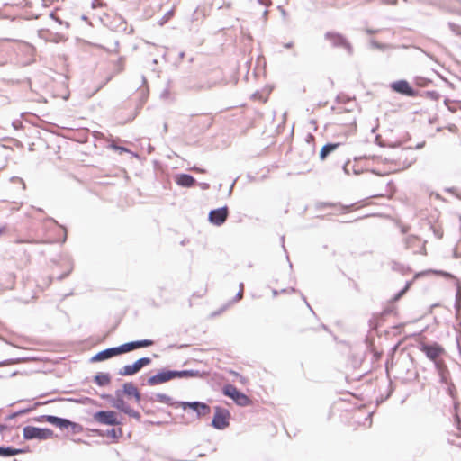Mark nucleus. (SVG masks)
Here are the masks:
<instances>
[{
	"label": "nucleus",
	"mask_w": 461,
	"mask_h": 461,
	"mask_svg": "<svg viewBox=\"0 0 461 461\" xmlns=\"http://www.w3.org/2000/svg\"><path fill=\"white\" fill-rule=\"evenodd\" d=\"M420 349L425 353L427 357L434 362L443 382H447L448 371L441 357L445 354V348L438 344L420 343Z\"/></svg>",
	"instance_id": "nucleus-1"
},
{
	"label": "nucleus",
	"mask_w": 461,
	"mask_h": 461,
	"mask_svg": "<svg viewBox=\"0 0 461 461\" xmlns=\"http://www.w3.org/2000/svg\"><path fill=\"white\" fill-rule=\"evenodd\" d=\"M366 185L372 189V197H385L389 193L388 182H385L380 176L372 173L366 179Z\"/></svg>",
	"instance_id": "nucleus-2"
},
{
	"label": "nucleus",
	"mask_w": 461,
	"mask_h": 461,
	"mask_svg": "<svg viewBox=\"0 0 461 461\" xmlns=\"http://www.w3.org/2000/svg\"><path fill=\"white\" fill-rule=\"evenodd\" d=\"M53 437L54 432L49 428H39L28 425L23 429V438L24 440H47Z\"/></svg>",
	"instance_id": "nucleus-3"
},
{
	"label": "nucleus",
	"mask_w": 461,
	"mask_h": 461,
	"mask_svg": "<svg viewBox=\"0 0 461 461\" xmlns=\"http://www.w3.org/2000/svg\"><path fill=\"white\" fill-rule=\"evenodd\" d=\"M182 407L184 411H191L193 419H199L210 413V407L203 402H175V408Z\"/></svg>",
	"instance_id": "nucleus-4"
},
{
	"label": "nucleus",
	"mask_w": 461,
	"mask_h": 461,
	"mask_svg": "<svg viewBox=\"0 0 461 461\" xmlns=\"http://www.w3.org/2000/svg\"><path fill=\"white\" fill-rule=\"evenodd\" d=\"M93 419L95 422L103 425L120 426L122 424L114 411H97L94 413Z\"/></svg>",
	"instance_id": "nucleus-5"
},
{
	"label": "nucleus",
	"mask_w": 461,
	"mask_h": 461,
	"mask_svg": "<svg viewBox=\"0 0 461 461\" xmlns=\"http://www.w3.org/2000/svg\"><path fill=\"white\" fill-rule=\"evenodd\" d=\"M151 363V358L148 357H143L137 359L131 365H125L122 367L118 374L123 376H131L136 375L140 372L144 366H149Z\"/></svg>",
	"instance_id": "nucleus-6"
},
{
	"label": "nucleus",
	"mask_w": 461,
	"mask_h": 461,
	"mask_svg": "<svg viewBox=\"0 0 461 461\" xmlns=\"http://www.w3.org/2000/svg\"><path fill=\"white\" fill-rule=\"evenodd\" d=\"M223 393L231 398L238 405L248 406L251 403L249 398L232 384L225 385L223 387Z\"/></svg>",
	"instance_id": "nucleus-7"
},
{
	"label": "nucleus",
	"mask_w": 461,
	"mask_h": 461,
	"mask_svg": "<svg viewBox=\"0 0 461 461\" xmlns=\"http://www.w3.org/2000/svg\"><path fill=\"white\" fill-rule=\"evenodd\" d=\"M325 39L328 40L332 47L342 48L348 52H352V46L348 41L342 35L337 32H329L325 34Z\"/></svg>",
	"instance_id": "nucleus-8"
},
{
	"label": "nucleus",
	"mask_w": 461,
	"mask_h": 461,
	"mask_svg": "<svg viewBox=\"0 0 461 461\" xmlns=\"http://www.w3.org/2000/svg\"><path fill=\"white\" fill-rule=\"evenodd\" d=\"M230 414L228 410L216 407L212 419V426L218 429H223L229 426Z\"/></svg>",
	"instance_id": "nucleus-9"
},
{
	"label": "nucleus",
	"mask_w": 461,
	"mask_h": 461,
	"mask_svg": "<svg viewBox=\"0 0 461 461\" xmlns=\"http://www.w3.org/2000/svg\"><path fill=\"white\" fill-rule=\"evenodd\" d=\"M171 380H173V369H161L157 374L150 375L147 379V384L150 386H154Z\"/></svg>",
	"instance_id": "nucleus-10"
},
{
	"label": "nucleus",
	"mask_w": 461,
	"mask_h": 461,
	"mask_svg": "<svg viewBox=\"0 0 461 461\" xmlns=\"http://www.w3.org/2000/svg\"><path fill=\"white\" fill-rule=\"evenodd\" d=\"M229 215V210L227 206L215 209L210 212L209 221L217 226H220L225 222Z\"/></svg>",
	"instance_id": "nucleus-11"
},
{
	"label": "nucleus",
	"mask_w": 461,
	"mask_h": 461,
	"mask_svg": "<svg viewBox=\"0 0 461 461\" xmlns=\"http://www.w3.org/2000/svg\"><path fill=\"white\" fill-rule=\"evenodd\" d=\"M391 88L399 94L407 95V96H414L415 91L411 86V85L406 80H399L392 83Z\"/></svg>",
	"instance_id": "nucleus-12"
},
{
	"label": "nucleus",
	"mask_w": 461,
	"mask_h": 461,
	"mask_svg": "<svg viewBox=\"0 0 461 461\" xmlns=\"http://www.w3.org/2000/svg\"><path fill=\"white\" fill-rule=\"evenodd\" d=\"M118 356L116 347L107 348L95 354L90 361L91 362H101Z\"/></svg>",
	"instance_id": "nucleus-13"
},
{
	"label": "nucleus",
	"mask_w": 461,
	"mask_h": 461,
	"mask_svg": "<svg viewBox=\"0 0 461 461\" xmlns=\"http://www.w3.org/2000/svg\"><path fill=\"white\" fill-rule=\"evenodd\" d=\"M122 394H125L128 397H133L137 403H140L141 401V394L139 392L138 388L131 382L124 383L122 385Z\"/></svg>",
	"instance_id": "nucleus-14"
},
{
	"label": "nucleus",
	"mask_w": 461,
	"mask_h": 461,
	"mask_svg": "<svg viewBox=\"0 0 461 461\" xmlns=\"http://www.w3.org/2000/svg\"><path fill=\"white\" fill-rule=\"evenodd\" d=\"M111 405L123 413H126L127 410L130 408L129 404L123 400L122 392L120 389L115 391V396Z\"/></svg>",
	"instance_id": "nucleus-15"
},
{
	"label": "nucleus",
	"mask_w": 461,
	"mask_h": 461,
	"mask_svg": "<svg viewBox=\"0 0 461 461\" xmlns=\"http://www.w3.org/2000/svg\"><path fill=\"white\" fill-rule=\"evenodd\" d=\"M93 432L95 433V435H97V436H101V437L107 436L113 439H118L119 438H121L122 436V429L121 428H119V429L113 428V429H109L106 430L94 429Z\"/></svg>",
	"instance_id": "nucleus-16"
},
{
	"label": "nucleus",
	"mask_w": 461,
	"mask_h": 461,
	"mask_svg": "<svg viewBox=\"0 0 461 461\" xmlns=\"http://www.w3.org/2000/svg\"><path fill=\"white\" fill-rule=\"evenodd\" d=\"M152 402H161L167 406H173V398L167 394L158 393L150 397Z\"/></svg>",
	"instance_id": "nucleus-17"
},
{
	"label": "nucleus",
	"mask_w": 461,
	"mask_h": 461,
	"mask_svg": "<svg viewBox=\"0 0 461 461\" xmlns=\"http://www.w3.org/2000/svg\"><path fill=\"white\" fill-rule=\"evenodd\" d=\"M347 117L346 123H344V120L340 117L337 119V123L339 125H345L348 132L355 131L357 128L355 117L352 114H348Z\"/></svg>",
	"instance_id": "nucleus-18"
},
{
	"label": "nucleus",
	"mask_w": 461,
	"mask_h": 461,
	"mask_svg": "<svg viewBox=\"0 0 461 461\" xmlns=\"http://www.w3.org/2000/svg\"><path fill=\"white\" fill-rule=\"evenodd\" d=\"M94 382L98 386H106L111 383V375L109 373L99 372L94 376Z\"/></svg>",
	"instance_id": "nucleus-19"
},
{
	"label": "nucleus",
	"mask_w": 461,
	"mask_h": 461,
	"mask_svg": "<svg viewBox=\"0 0 461 461\" xmlns=\"http://www.w3.org/2000/svg\"><path fill=\"white\" fill-rule=\"evenodd\" d=\"M340 146V143H329L324 145L320 151V158L325 160L327 157L336 150Z\"/></svg>",
	"instance_id": "nucleus-20"
},
{
	"label": "nucleus",
	"mask_w": 461,
	"mask_h": 461,
	"mask_svg": "<svg viewBox=\"0 0 461 461\" xmlns=\"http://www.w3.org/2000/svg\"><path fill=\"white\" fill-rule=\"evenodd\" d=\"M176 183L184 187H191L194 185L195 179L186 174H182L177 176Z\"/></svg>",
	"instance_id": "nucleus-21"
},
{
	"label": "nucleus",
	"mask_w": 461,
	"mask_h": 461,
	"mask_svg": "<svg viewBox=\"0 0 461 461\" xmlns=\"http://www.w3.org/2000/svg\"><path fill=\"white\" fill-rule=\"evenodd\" d=\"M68 419L67 418H61L58 416L51 415L50 418L49 423L59 428V429H67V424Z\"/></svg>",
	"instance_id": "nucleus-22"
},
{
	"label": "nucleus",
	"mask_w": 461,
	"mask_h": 461,
	"mask_svg": "<svg viewBox=\"0 0 461 461\" xmlns=\"http://www.w3.org/2000/svg\"><path fill=\"white\" fill-rule=\"evenodd\" d=\"M131 342H132L133 350H135L137 348H148L154 344L153 340L148 339H140V340H133Z\"/></svg>",
	"instance_id": "nucleus-23"
},
{
	"label": "nucleus",
	"mask_w": 461,
	"mask_h": 461,
	"mask_svg": "<svg viewBox=\"0 0 461 461\" xmlns=\"http://www.w3.org/2000/svg\"><path fill=\"white\" fill-rule=\"evenodd\" d=\"M15 456V447L11 446H0V456L10 457Z\"/></svg>",
	"instance_id": "nucleus-24"
},
{
	"label": "nucleus",
	"mask_w": 461,
	"mask_h": 461,
	"mask_svg": "<svg viewBox=\"0 0 461 461\" xmlns=\"http://www.w3.org/2000/svg\"><path fill=\"white\" fill-rule=\"evenodd\" d=\"M68 424H67V429H71L73 434H78L83 432L84 428L81 424L74 422L70 420H68Z\"/></svg>",
	"instance_id": "nucleus-25"
},
{
	"label": "nucleus",
	"mask_w": 461,
	"mask_h": 461,
	"mask_svg": "<svg viewBox=\"0 0 461 461\" xmlns=\"http://www.w3.org/2000/svg\"><path fill=\"white\" fill-rule=\"evenodd\" d=\"M118 356L133 350L132 342H126L116 347Z\"/></svg>",
	"instance_id": "nucleus-26"
},
{
	"label": "nucleus",
	"mask_w": 461,
	"mask_h": 461,
	"mask_svg": "<svg viewBox=\"0 0 461 461\" xmlns=\"http://www.w3.org/2000/svg\"><path fill=\"white\" fill-rule=\"evenodd\" d=\"M53 401L54 400H50V401H47L45 402H36L32 407H28V408H25V409L19 410V411H15V414H17V417L21 416L23 414L30 412L31 411L34 410L36 407H38V406H40L41 404L51 402Z\"/></svg>",
	"instance_id": "nucleus-27"
},
{
	"label": "nucleus",
	"mask_w": 461,
	"mask_h": 461,
	"mask_svg": "<svg viewBox=\"0 0 461 461\" xmlns=\"http://www.w3.org/2000/svg\"><path fill=\"white\" fill-rule=\"evenodd\" d=\"M27 358L25 357H16V358H10L6 360L0 361V366H5L13 364H18L25 362Z\"/></svg>",
	"instance_id": "nucleus-28"
},
{
	"label": "nucleus",
	"mask_w": 461,
	"mask_h": 461,
	"mask_svg": "<svg viewBox=\"0 0 461 461\" xmlns=\"http://www.w3.org/2000/svg\"><path fill=\"white\" fill-rule=\"evenodd\" d=\"M173 16V8L168 10L158 21L159 25L165 24Z\"/></svg>",
	"instance_id": "nucleus-29"
},
{
	"label": "nucleus",
	"mask_w": 461,
	"mask_h": 461,
	"mask_svg": "<svg viewBox=\"0 0 461 461\" xmlns=\"http://www.w3.org/2000/svg\"><path fill=\"white\" fill-rule=\"evenodd\" d=\"M411 286V283H407L405 287L403 289H402L397 294L394 295V297L393 298V302H396L398 301L410 288Z\"/></svg>",
	"instance_id": "nucleus-30"
},
{
	"label": "nucleus",
	"mask_w": 461,
	"mask_h": 461,
	"mask_svg": "<svg viewBox=\"0 0 461 461\" xmlns=\"http://www.w3.org/2000/svg\"><path fill=\"white\" fill-rule=\"evenodd\" d=\"M128 416L131 417V418H134L136 419L137 420H140V413L135 410H133L132 408H129L126 411V413Z\"/></svg>",
	"instance_id": "nucleus-31"
},
{
	"label": "nucleus",
	"mask_w": 461,
	"mask_h": 461,
	"mask_svg": "<svg viewBox=\"0 0 461 461\" xmlns=\"http://www.w3.org/2000/svg\"><path fill=\"white\" fill-rule=\"evenodd\" d=\"M73 269V266L71 263L68 264V268L67 271H65L64 273L59 275L56 276V278L59 281L63 280L64 278H66L69 274L70 272L72 271Z\"/></svg>",
	"instance_id": "nucleus-32"
},
{
	"label": "nucleus",
	"mask_w": 461,
	"mask_h": 461,
	"mask_svg": "<svg viewBox=\"0 0 461 461\" xmlns=\"http://www.w3.org/2000/svg\"><path fill=\"white\" fill-rule=\"evenodd\" d=\"M51 415H41L38 417L33 418V421L35 422H48L50 421V418Z\"/></svg>",
	"instance_id": "nucleus-33"
},
{
	"label": "nucleus",
	"mask_w": 461,
	"mask_h": 461,
	"mask_svg": "<svg viewBox=\"0 0 461 461\" xmlns=\"http://www.w3.org/2000/svg\"><path fill=\"white\" fill-rule=\"evenodd\" d=\"M91 6H92L93 9H96L98 7L104 6V3L102 1H99V0H93L92 4H91Z\"/></svg>",
	"instance_id": "nucleus-34"
},
{
	"label": "nucleus",
	"mask_w": 461,
	"mask_h": 461,
	"mask_svg": "<svg viewBox=\"0 0 461 461\" xmlns=\"http://www.w3.org/2000/svg\"><path fill=\"white\" fill-rule=\"evenodd\" d=\"M101 398L104 399V400H106L108 401L110 403H112L114 396L111 395V394H108V393H104L101 395Z\"/></svg>",
	"instance_id": "nucleus-35"
},
{
	"label": "nucleus",
	"mask_w": 461,
	"mask_h": 461,
	"mask_svg": "<svg viewBox=\"0 0 461 461\" xmlns=\"http://www.w3.org/2000/svg\"><path fill=\"white\" fill-rule=\"evenodd\" d=\"M29 451V447H24V448H15V455H18V454H22V453H26Z\"/></svg>",
	"instance_id": "nucleus-36"
},
{
	"label": "nucleus",
	"mask_w": 461,
	"mask_h": 461,
	"mask_svg": "<svg viewBox=\"0 0 461 461\" xmlns=\"http://www.w3.org/2000/svg\"><path fill=\"white\" fill-rule=\"evenodd\" d=\"M353 208H354V205L344 206V207H342V212H349L353 210Z\"/></svg>",
	"instance_id": "nucleus-37"
},
{
	"label": "nucleus",
	"mask_w": 461,
	"mask_h": 461,
	"mask_svg": "<svg viewBox=\"0 0 461 461\" xmlns=\"http://www.w3.org/2000/svg\"><path fill=\"white\" fill-rule=\"evenodd\" d=\"M113 148L114 149H119L121 151H128L127 148H124V147H120V146L113 145Z\"/></svg>",
	"instance_id": "nucleus-38"
},
{
	"label": "nucleus",
	"mask_w": 461,
	"mask_h": 461,
	"mask_svg": "<svg viewBox=\"0 0 461 461\" xmlns=\"http://www.w3.org/2000/svg\"><path fill=\"white\" fill-rule=\"evenodd\" d=\"M261 4H263L264 5L267 6L271 4V1L270 0H258Z\"/></svg>",
	"instance_id": "nucleus-39"
},
{
	"label": "nucleus",
	"mask_w": 461,
	"mask_h": 461,
	"mask_svg": "<svg viewBox=\"0 0 461 461\" xmlns=\"http://www.w3.org/2000/svg\"><path fill=\"white\" fill-rule=\"evenodd\" d=\"M185 372H176L174 373L175 377H182Z\"/></svg>",
	"instance_id": "nucleus-40"
},
{
	"label": "nucleus",
	"mask_w": 461,
	"mask_h": 461,
	"mask_svg": "<svg viewBox=\"0 0 461 461\" xmlns=\"http://www.w3.org/2000/svg\"><path fill=\"white\" fill-rule=\"evenodd\" d=\"M6 429H7V426L5 424H0V433H2Z\"/></svg>",
	"instance_id": "nucleus-41"
},
{
	"label": "nucleus",
	"mask_w": 461,
	"mask_h": 461,
	"mask_svg": "<svg viewBox=\"0 0 461 461\" xmlns=\"http://www.w3.org/2000/svg\"><path fill=\"white\" fill-rule=\"evenodd\" d=\"M75 442H77V443H84V444H88L86 441L81 439V438H77V439H74Z\"/></svg>",
	"instance_id": "nucleus-42"
},
{
	"label": "nucleus",
	"mask_w": 461,
	"mask_h": 461,
	"mask_svg": "<svg viewBox=\"0 0 461 461\" xmlns=\"http://www.w3.org/2000/svg\"><path fill=\"white\" fill-rule=\"evenodd\" d=\"M16 417H17V414H15V412H13L12 414H10V415L8 416V418H7V419H8V420H11V419H14V418H16Z\"/></svg>",
	"instance_id": "nucleus-43"
},
{
	"label": "nucleus",
	"mask_w": 461,
	"mask_h": 461,
	"mask_svg": "<svg viewBox=\"0 0 461 461\" xmlns=\"http://www.w3.org/2000/svg\"><path fill=\"white\" fill-rule=\"evenodd\" d=\"M169 95V90L168 89H166L162 94H161V96H165V95Z\"/></svg>",
	"instance_id": "nucleus-44"
},
{
	"label": "nucleus",
	"mask_w": 461,
	"mask_h": 461,
	"mask_svg": "<svg viewBox=\"0 0 461 461\" xmlns=\"http://www.w3.org/2000/svg\"><path fill=\"white\" fill-rule=\"evenodd\" d=\"M141 79L143 84L147 83L146 77L144 76H141Z\"/></svg>",
	"instance_id": "nucleus-45"
},
{
	"label": "nucleus",
	"mask_w": 461,
	"mask_h": 461,
	"mask_svg": "<svg viewBox=\"0 0 461 461\" xmlns=\"http://www.w3.org/2000/svg\"><path fill=\"white\" fill-rule=\"evenodd\" d=\"M167 127H168L167 123H165V124H164V130H165L166 131H167Z\"/></svg>",
	"instance_id": "nucleus-46"
},
{
	"label": "nucleus",
	"mask_w": 461,
	"mask_h": 461,
	"mask_svg": "<svg viewBox=\"0 0 461 461\" xmlns=\"http://www.w3.org/2000/svg\"><path fill=\"white\" fill-rule=\"evenodd\" d=\"M438 274H440V275H442L443 276H448L447 274L443 273V272H438Z\"/></svg>",
	"instance_id": "nucleus-47"
},
{
	"label": "nucleus",
	"mask_w": 461,
	"mask_h": 461,
	"mask_svg": "<svg viewBox=\"0 0 461 461\" xmlns=\"http://www.w3.org/2000/svg\"><path fill=\"white\" fill-rule=\"evenodd\" d=\"M49 220L53 221V222H55V223H57V221L53 218H49Z\"/></svg>",
	"instance_id": "nucleus-48"
},
{
	"label": "nucleus",
	"mask_w": 461,
	"mask_h": 461,
	"mask_svg": "<svg viewBox=\"0 0 461 461\" xmlns=\"http://www.w3.org/2000/svg\"><path fill=\"white\" fill-rule=\"evenodd\" d=\"M122 62V58H120L118 63L121 64Z\"/></svg>",
	"instance_id": "nucleus-49"
},
{
	"label": "nucleus",
	"mask_w": 461,
	"mask_h": 461,
	"mask_svg": "<svg viewBox=\"0 0 461 461\" xmlns=\"http://www.w3.org/2000/svg\"><path fill=\"white\" fill-rule=\"evenodd\" d=\"M5 230V228H0V234Z\"/></svg>",
	"instance_id": "nucleus-50"
},
{
	"label": "nucleus",
	"mask_w": 461,
	"mask_h": 461,
	"mask_svg": "<svg viewBox=\"0 0 461 461\" xmlns=\"http://www.w3.org/2000/svg\"><path fill=\"white\" fill-rule=\"evenodd\" d=\"M82 19H83V20H86V19H87V17H86V15H83V16H82Z\"/></svg>",
	"instance_id": "nucleus-51"
},
{
	"label": "nucleus",
	"mask_w": 461,
	"mask_h": 461,
	"mask_svg": "<svg viewBox=\"0 0 461 461\" xmlns=\"http://www.w3.org/2000/svg\"><path fill=\"white\" fill-rule=\"evenodd\" d=\"M66 239H67V235L65 234V237H64V239H63V242H65V241H66Z\"/></svg>",
	"instance_id": "nucleus-52"
},
{
	"label": "nucleus",
	"mask_w": 461,
	"mask_h": 461,
	"mask_svg": "<svg viewBox=\"0 0 461 461\" xmlns=\"http://www.w3.org/2000/svg\"><path fill=\"white\" fill-rule=\"evenodd\" d=\"M68 401L77 402V400H74V399H71V398H68Z\"/></svg>",
	"instance_id": "nucleus-53"
},
{
	"label": "nucleus",
	"mask_w": 461,
	"mask_h": 461,
	"mask_svg": "<svg viewBox=\"0 0 461 461\" xmlns=\"http://www.w3.org/2000/svg\"><path fill=\"white\" fill-rule=\"evenodd\" d=\"M457 446L461 447V442L460 443H456Z\"/></svg>",
	"instance_id": "nucleus-54"
}]
</instances>
